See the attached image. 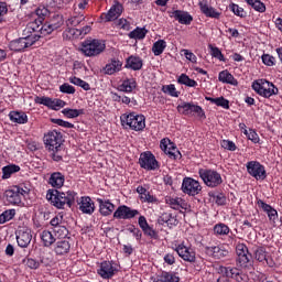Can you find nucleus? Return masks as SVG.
<instances>
[{
  "instance_id": "ddd939ff",
  "label": "nucleus",
  "mask_w": 282,
  "mask_h": 282,
  "mask_svg": "<svg viewBox=\"0 0 282 282\" xmlns=\"http://www.w3.org/2000/svg\"><path fill=\"white\" fill-rule=\"evenodd\" d=\"M139 165L145 171H155L160 169V164L158 163L155 155H153L151 151H145L140 154Z\"/></svg>"
},
{
  "instance_id": "f03ea898",
  "label": "nucleus",
  "mask_w": 282,
  "mask_h": 282,
  "mask_svg": "<svg viewBox=\"0 0 282 282\" xmlns=\"http://www.w3.org/2000/svg\"><path fill=\"white\" fill-rule=\"evenodd\" d=\"M105 50H107V44H105V41L93 39L85 40L80 45L79 52H82V54L88 58H94L96 56H100Z\"/></svg>"
},
{
  "instance_id": "603ef678",
  "label": "nucleus",
  "mask_w": 282,
  "mask_h": 282,
  "mask_svg": "<svg viewBox=\"0 0 282 282\" xmlns=\"http://www.w3.org/2000/svg\"><path fill=\"white\" fill-rule=\"evenodd\" d=\"M52 100H53L52 98L45 97V96H43V97L36 96L34 98L35 105H43L44 107H47L48 109H52Z\"/></svg>"
},
{
  "instance_id": "13d9d810",
  "label": "nucleus",
  "mask_w": 282,
  "mask_h": 282,
  "mask_svg": "<svg viewBox=\"0 0 282 282\" xmlns=\"http://www.w3.org/2000/svg\"><path fill=\"white\" fill-rule=\"evenodd\" d=\"M24 263L26 268H30V270H39V268H41V262L32 258L25 259Z\"/></svg>"
},
{
  "instance_id": "09e8293b",
  "label": "nucleus",
  "mask_w": 282,
  "mask_h": 282,
  "mask_svg": "<svg viewBox=\"0 0 282 282\" xmlns=\"http://www.w3.org/2000/svg\"><path fill=\"white\" fill-rule=\"evenodd\" d=\"M256 12H265V4L261 0H245Z\"/></svg>"
},
{
  "instance_id": "393cba45",
  "label": "nucleus",
  "mask_w": 282,
  "mask_h": 282,
  "mask_svg": "<svg viewBox=\"0 0 282 282\" xmlns=\"http://www.w3.org/2000/svg\"><path fill=\"white\" fill-rule=\"evenodd\" d=\"M79 210L84 213V215H94V210H96V206L91 202V197L83 196L79 202Z\"/></svg>"
},
{
  "instance_id": "0e129e2a",
  "label": "nucleus",
  "mask_w": 282,
  "mask_h": 282,
  "mask_svg": "<svg viewBox=\"0 0 282 282\" xmlns=\"http://www.w3.org/2000/svg\"><path fill=\"white\" fill-rule=\"evenodd\" d=\"M59 91L62 94H76V88H74V86L65 83L59 86Z\"/></svg>"
},
{
  "instance_id": "f3484780",
  "label": "nucleus",
  "mask_w": 282,
  "mask_h": 282,
  "mask_svg": "<svg viewBox=\"0 0 282 282\" xmlns=\"http://www.w3.org/2000/svg\"><path fill=\"white\" fill-rule=\"evenodd\" d=\"M15 237L20 248H28L32 243V229L20 227L15 232Z\"/></svg>"
},
{
  "instance_id": "8fccbe9b",
  "label": "nucleus",
  "mask_w": 282,
  "mask_h": 282,
  "mask_svg": "<svg viewBox=\"0 0 282 282\" xmlns=\"http://www.w3.org/2000/svg\"><path fill=\"white\" fill-rule=\"evenodd\" d=\"M229 9L231 10V12H234L236 17H240V19H246V17H248V13L246 12V10L239 7V4L231 3L229 6Z\"/></svg>"
},
{
  "instance_id": "680f3d73",
  "label": "nucleus",
  "mask_w": 282,
  "mask_h": 282,
  "mask_svg": "<svg viewBox=\"0 0 282 282\" xmlns=\"http://www.w3.org/2000/svg\"><path fill=\"white\" fill-rule=\"evenodd\" d=\"M210 52H212V56L214 58H217L218 61H225L224 59V54L221 53V50H219V47H215L213 45H209Z\"/></svg>"
},
{
  "instance_id": "052dcab7",
  "label": "nucleus",
  "mask_w": 282,
  "mask_h": 282,
  "mask_svg": "<svg viewBox=\"0 0 282 282\" xmlns=\"http://www.w3.org/2000/svg\"><path fill=\"white\" fill-rule=\"evenodd\" d=\"M66 105L67 102H65L63 99H53L51 109H53L54 111H58V109H63V107H65Z\"/></svg>"
},
{
  "instance_id": "4be33fe9",
  "label": "nucleus",
  "mask_w": 282,
  "mask_h": 282,
  "mask_svg": "<svg viewBox=\"0 0 282 282\" xmlns=\"http://www.w3.org/2000/svg\"><path fill=\"white\" fill-rule=\"evenodd\" d=\"M116 272H118V270L113 268V263H111V261L101 262L99 269L97 270V273L99 276H101V279H112Z\"/></svg>"
},
{
  "instance_id": "cd10ccee",
  "label": "nucleus",
  "mask_w": 282,
  "mask_h": 282,
  "mask_svg": "<svg viewBox=\"0 0 282 282\" xmlns=\"http://www.w3.org/2000/svg\"><path fill=\"white\" fill-rule=\"evenodd\" d=\"M48 184L53 188H63V185L65 184V175H63L61 172L52 173L48 178Z\"/></svg>"
},
{
  "instance_id": "a878e982",
  "label": "nucleus",
  "mask_w": 282,
  "mask_h": 282,
  "mask_svg": "<svg viewBox=\"0 0 282 282\" xmlns=\"http://www.w3.org/2000/svg\"><path fill=\"white\" fill-rule=\"evenodd\" d=\"M122 69V62L118 58H111L109 63L106 64L104 67L105 74L108 76H113V74H117V72H120Z\"/></svg>"
},
{
  "instance_id": "f257e3e1",
  "label": "nucleus",
  "mask_w": 282,
  "mask_h": 282,
  "mask_svg": "<svg viewBox=\"0 0 282 282\" xmlns=\"http://www.w3.org/2000/svg\"><path fill=\"white\" fill-rule=\"evenodd\" d=\"M77 195L78 194L72 189H68L67 192L53 189L46 194V199H48L55 208L63 209L65 206L72 208V205L76 204Z\"/></svg>"
},
{
  "instance_id": "7ed1b4c3",
  "label": "nucleus",
  "mask_w": 282,
  "mask_h": 282,
  "mask_svg": "<svg viewBox=\"0 0 282 282\" xmlns=\"http://www.w3.org/2000/svg\"><path fill=\"white\" fill-rule=\"evenodd\" d=\"M120 120L124 129H131L132 131H143L147 127V118L135 112L123 113L120 116Z\"/></svg>"
},
{
  "instance_id": "ea45409f",
  "label": "nucleus",
  "mask_w": 282,
  "mask_h": 282,
  "mask_svg": "<svg viewBox=\"0 0 282 282\" xmlns=\"http://www.w3.org/2000/svg\"><path fill=\"white\" fill-rule=\"evenodd\" d=\"M161 282H180V275L175 272L163 271L160 275Z\"/></svg>"
},
{
  "instance_id": "7c9ffc66",
  "label": "nucleus",
  "mask_w": 282,
  "mask_h": 282,
  "mask_svg": "<svg viewBox=\"0 0 282 282\" xmlns=\"http://www.w3.org/2000/svg\"><path fill=\"white\" fill-rule=\"evenodd\" d=\"M260 208L267 213L270 221H273V224L279 219V213L276 209L272 208L269 204L264 203L263 200L258 202Z\"/></svg>"
},
{
  "instance_id": "a211bd4d",
  "label": "nucleus",
  "mask_w": 282,
  "mask_h": 282,
  "mask_svg": "<svg viewBox=\"0 0 282 282\" xmlns=\"http://www.w3.org/2000/svg\"><path fill=\"white\" fill-rule=\"evenodd\" d=\"M220 272L230 279H235L237 282H248L250 279L248 274L243 273L237 268L232 267H221Z\"/></svg>"
},
{
  "instance_id": "9d476101",
  "label": "nucleus",
  "mask_w": 282,
  "mask_h": 282,
  "mask_svg": "<svg viewBox=\"0 0 282 282\" xmlns=\"http://www.w3.org/2000/svg\"><path fill=\"white\" fill-rule=\"evenodd\" d=\"M39 41V37L29 35L26 37H20L10 42L9 47L12 52H23L26 47H32L34 43Z\"/></svg>"
},
{
  "instance_id": "0eeeda50",
  "label": "nucleus",
  "mask_w": 282,
  "mask_h": 282,
  "mask_svg": "<svg viewBox=\"0 0 282 282\" xmlns=\"http://www.w3.org/2000/svg\"><path fill=\"white\" fill-rule=\"evenodd\" d=\"M26 194L28 189H23V187L15 185L7 189L3 194V197L8 204H11L12 206H19Z\"/></svg>"
},
{
  "instance_id": "f704fd0d",
  "label": "nucleus",
  "mask_w": 282,
  "mask_h": 282,
  "mask_svg": "<svg viewBox=\"0 0 282 282\" xmlns=\"http://www.w3.org/2000/svg\"><path fill=\"white\" fill-rule=\"evenodd\" d=\"M254 254H256L257 261H260V263L265 262L267 265H270V268H272L273 262H272V259H270V257H268V252L265 251V248L259 247V248L256 250V253H254Z\"/></svg>"
},
{
  "instance_id": "473e14b6",
  "label": "nucleus",
  "mask_w": 282,
  "mask_h": 282,
  "mask_svg": "<svg viewBox=\"0 0 282 282\" xmlns=\"http://www.w3.org/2000/svg\"><path fill=\"white\" fill-rule=\"evenodd\" d=\"M122 4L120 2H115L106 15L107 21H115V19H118V17L122 14Z\"/></svg>"
},
{
  "instance_id": "6e6d98bb",
  "label": "nucleus",
  "mask_w": 282,
  "mask_h": 282,
  "mask_svg": "<svg viewBox=\"0 0 282 282\" xmlns=\"http://www.w3.org/2000/svg\"><path fill=\"white\" fill-rule=\"evenodd\" d=\"M35 14H36V17H39V23H42L43 19H45V17H47V14H50V10L45 7H39L35 10Z\"/></svg>"
},
{
  "instance_id": "4d7b16f0",
  "label": "nucleus",
  "mask_w": 282,
  "mask_h": 282,
  "mask_svg": "<svg viewBox=\"0 0 282 282\" xmlns=\"http://www.w3.org/2000/svg\"><path fill=\"white\" fill-rule=\"evenodd\" d=\"M64 39H74L79 36L78 29H74L72 26H67V29L63 33Z\"/></svg>"
},
{
  "instance_id": "de8ad7c7",
  "label": "nucleus",
  "mask_w": 282,
  "mask_h": 282,
  "mask_svg": "<svg viewBox=\"0 0 282 282\" xmlns=\"http://www.w3.org/2000/svg\"><path fill=\"white\" fill-rule=\"evenodd\" d=\"M177 83L180 85H185L186 87H197L195 79H191V77H188L186 74H181V76L177 78Z\"/></svg>"
},
{
  "instance_id": "423d86ee",
  "label": "nucleus",
  "mask_w": 282,
  "mask_h": 282,
  "mask_svg": "<svg viewBox=\"0 0 282 282\" xmlns=\"http://www.w3.org/2000/svg\"><path fill=\"white\" fill-rule=\"evenodd\" d=\"M198 175L200 180H203L204 184L209 188H217V186H220V184L224 182L221 174L215 170L199 169Z\"/></svg>"
},
{
  "instance_id": "f8f14e48",
  "label": "nucleus",
  "mask_w": 282,
  "mask_h": 282,
  "mask_svg": "<svg viewBox=\"0 0 282 282\" xmlns=\"http://www.w3.org/2000/svg\"><path fill=\"white\" fill-rule=\"evenodd\" d=\"M175 252L183 259V261H186V263H197V253L184 242H181L175 247Z\"/></svg>"
},
{
  "instance_id": "dca6fc26",
  "label": "nucleus",
  "mask_w": 282,
  "mask_h": 282,
  "mask_svg": "<svg viewBox=\"0 0 282 282\" xmlns=\"http://www.w3.org/2000/svg\"><path fill=\"white\" fill-rule=\"evenodd\" d=\"M65 23V20L63 19V15H54L48 23H45L40 29L41 34H52L55 30H59V28H63V24Z\"/></svg>"
},
{
  "instance_id": "864d4df0",
  "label": "nucleus",
  "mask_w": 282,
  "mask_h": 282,
  "mask_svg": "<svg viewBox=\"0 0 282 282\" xmlns=\"http://www.w3.org/2000/svg\"><path fill=\"white\" fill-rule=\"evenodd\" d=\"M147 36V31L144 29L137 28L129 33V39L142 40Z\"/></svg>"
},
{
  "instance_id": "a18cd8bd",
  "label": "nucleus",
  "mask_w": 282,
  "mask_h": 282,
  "mask_svg": "<svg viewBox=\"0 0 282 282\" xmlns=\"http://www.w3.org/2000/svg\"><path fill=\"white\" fill-rule=\"evenodd\" d=\"M83 21H85L84 14L73 15L66 20V26L67 28H77V25H80Z\"/></svg>"
},
{
  "instance_id": "79ce46f5",
  "label": "nucleus",
  "mask_w": 282,
  "mask_h": 282,
  "mask_svg": "<svg viewBox=\"0 0 282 282\" xmlns=\"http://www.w3.org/2000/svg\"><path fill=\"white\" fill-rule=\"evenodd\" d=\"M17 215V209H7L2 214H0V224H8V221H12Z\"/></svg>"
},
{
  "instance_id": "2eb2a0df",
  "label": "nucleus",
  "mask_w": 282,
  "mask_h": 282,
  "mask_svg": "<svg viewBox=\"0 0 282 282\" xmlns=\"http://www.w3.org/2000/svg\"><path fill=\"white\" fill-rule=\"evenodd\" d=\"M160 149L163 150L165 155H169V158H171V160H181V158H182V152H180V150H177V145H175V143L170 141L169 138H164L161 140Z\"/></svg>"
},
{
  "instance_id": "4468645a",
  "label": "nucleus",
  "mask_w": 282,
  "mask_h": 282,
  "mask_svg": "<svg viewBox=\"0 0 282 282\" xmlns=\"http://www.w3.org/2000/svg\"><path fill=\"white\" fill-rule=\"evenodd\" d=\"M181 189L185 195L195 197V195H199V193H202V185L198 181H195V178L184 177Z\"/></svg>"
},
{
  "instance_id": "1a4fd4ad",
  "label": "nucleus",
  "mask_w": 282,
  "mask_h": 282,
  "mask_svg": "<svg viewBox=\"0 0 282 282\" xmlns=\"http://www.w3.org/2000/svg\"><path fill=\"white\" fill-rule=\"evenodd\" d=\"M247 173L254 180H265L268 177V172H265V166L259 161H249L246 164Z\"/></svg>"
},
{
  "instance_id": "49530a36",
  "label": "nucleus",
  "mask_w": 282,
  "mask_h": 282,
  "mask_svg": "<svg viewBox=\"0 0 282 282\" xmlns=\"http://www.w3.org/2000/svg\"><path fill=\"white\" fill-rule=\"evenodd\" d=\"M63 116L65 118H78V116H83L85 113L84 109H72V108H65L62 110Z\"/></svg>"
},
{
  "instance_id": "2f4dec72",
  "label": "nucleus",
  "mask_w": 282,
  "mask_h": 282,
  "mask_svg": "<svg viewBox=\"0 0 282 282\" xmlns=\"http://www.w3.org/2000/svg\"><path fill=\"white\" fill-rule=\"evenodd\" d=\"M219 83H225L226 85H234V87H237L239 85V82L228 72V69L223 70L218 75Z\"/></svg>"
},
{
  "instance_id": "774afa93",
  "label": "nucleus",
  "mask_w": 282,
  "mask_h": 282,
  "mask_svg": "<svg viewBox=\"0 0 282 282\" xmlns=\"http://www.w3.org/2000/svg\"><path fill=\"white\" fill-rule=\"evenodd\" d=\"M247 138L248 140H250L251 142H253V144H259V134L257 133V131L250 129L248 132H247Z\"/></svg>"
},
{
  "instance_id": "6ab92c4d",
  "label": "nucleus",
  "mask_w": 282,
  "mask_h": 282,
  "mask_svg": "<svg viewBox=\"0 0 282 282\" xmlns=\"http://www.w3.org/2000/svg\"><path fill=\"white\" fill-rule=\"evenodd\" d=\"M140 212L138 209H131V207L127 205H120L113 213L115 219H133L138 217Z\"/></svg>"
},
{
  "instance_id": "c03bdc74",
  "label": "nucleus",
  "mask_w": 282,
  "mask_h": 282,
  "mask_svg": "<svg viewBox=\"0 0 282 282\" xmlns=\"http://www.w3.org/2000/svg\"><path fill=\"white\" fill-rule=\"evenodd\" d=\"M161 91L167 96H171L172 98H180V91H177V88H175L173 84L163 85Z\"/></svg>"
},
{
  "instance_id": "69168bd1",
  "label": "nucleus",
  "mask_w": 282,
  "mask_h": 282,
  "mask_svg": "<svg viewBox=\"0 0 282 282\" xmlns=\"http://www.w3.org/2000/svg\"><path fill=\"white\" fill-rule=\"evenodd\" d=\"M141 202H144L147 204H155L158 203V198L153 195H151L150 192L144 194L143 196H140Z\"/></svg>"
},
{
  "instance_id": "bb28decb",
  "label": "nucleus",
  "mask_w": 282,
  "mask_h": 282,
  "mask_svg": "<svg viewBox=\"0 0 282 282\" xmlns=\"http://www.w3.org/2000/svg\"><path fill=\"white\" fill-rule=\"evenodd\" d=\"M165 204L170 206V208H173V210H186V202L183 198L180 197H166Z\"/></svg>"
},
{
  "instance_id": "c756f323",
  "label": "nucleus",
  "mask_w": 282,
  "mask_h": 282,
  "mask_svg": "<svg viewBox=\"0 0 282 282\" xmlns=\"http://www.w3.org/2000/svg\"><path fill=\"white\" fill-rule=\"evenodd\" d=\"M144 65V63L142 62V59L139 56H129L126 61V67L128 69H133V72H140V69H142V66Z\"/></svg>"
},
{
  "instance_id": "e433bc0d",
  "label": "nucleus",
  "mask_w": 282,
  "mask_h": 282,
  "mask_svg": "<svg viewBox=\"0 0 282 282\" xmlns=\"http://www.w3.org/2000/svg\"><path fill=\"white\" fill-rule=\"evenodd\" d=\"M21 171V167L19 165H7L2 167V180H10L14 173H19Z\"/></svg>"
},
{
  "instance_id": "37998d69",
  "label": "nucleus",
  "mask_w": 282,
  "mask_h": 282,
  "mask_svg": "<svg viewBox=\"0 0 282 282\" xmlns=\"http://www.w3.org/2000/svg\"><path fill=\"white\" fill-rule=\"evenodd\" d=\"M164 50H166V41L164 40H158L152 46L154 56H160L163 54Z\"/></svg>"
},
{
  "instance_id": "c9c22d12",
  "label": "nucleus",
  "mask_w": 282,
  "mask_h": 282,
  "mask_svg": "<svg viewBox=\"0 0 282 282\" xmlns=\"http://www.w3.org/2000/svg\"><path fill=\"white\" fill-rule=\"evenodd\" d=\"M207 102H212V105H216V107H221L223 109H230V101L224 97H205Z\"/></svg>"
},
{
  "instance_id": "b1692460",
  "label": "nucleus",
  "mask_w": 282,
  "mask_h": 282,
  "mask_svg": "<svg viewBox=\"0 0 282 282\" xmlns=\"http://www.w3.org/2000/svg\"><path fill=\"white\" fill-rule=\"evenodd\" d=\"M97 202L99 204V213L102 217H109V215L116 210V205H113L109 199L105 200L102 198H98Z\"/></svg>"
},
{
  "instance_id": "58836bf2",
  "label": "nucleus",
  "mask_w": 282,
  "mask_h": 282,
  "mask_svg": "<svg viewBox=\"0 0 282 282\" xmlns=\"http://www.w3.org/2000/svg\"><path fill=\"white\" fill-rule=\"evenodd\" d=\"M40 237L45 248H50V246H52V243L56 241V238H54V235H52V232L47 230L42 231Z\"/></svg>"
},
{
  "instance_id": "9b49d317",
  "label": "nucleus",
  "mask_w": 282,
  "mask_h": 282,
  "mask_svg": "<svg viewBox=\"0 0 282 282\" xmlns=\"http://www.w3.org/2000/svg\"><path fill=\"white\" fill-rule=\"evenodd\" d=\"M236 253H237V265L239 268H243L245 270H248V268H252V264L250 263V252L248 251V247L243 243H238L236 246Z\"/></svg>"
},
{
  "instance_id": "6e6552de",
  "label": "nucleus",
  "mask_w": 282,
  "mask_h": 282,
  "mask_svg": "<svg viewBox=\"0 0 282 282\" xmlns=\"http://www.w3.org/2000/svg\"><path fill=\"white\" fill-rule=\"evenodd\" d=\"M176 109L182 116H198V118H206V113L202 106H197L193 102L183 101Z\"/></svg>"
},
{
  "instance_id": "3c124183",
  "label": "nucleus",
  "mask_w": 282,
  "mask_h": 282,
  "mask_svg": "<svg viewBox=\"0 0 282 282\" xmlns=\"http://www.w3.org/2000/svg\"><path fill=\"white\" fill-rule=\"evenodd\" d=\"M53 232L56 235V237H59V239H65V237L69 235V230L65 225L53 228Z\"/></svg>"
},
{
  "instance_id": "a19ab883",
  "label": "nucleus",
  "mask_w": 282,
  "mask_h": 282,
  "mask_svg": "<svg viewBox=\"0 0 282 282\" xmlns=\"http://www.w3.org/2000/svg\"><path fill=\"white\" fill-rule=\"evenodd\" d=\"M230 227H228L226 224L220 223L214 226V234L218 237H226V235H229Z\"/></svg>"
},
{
  "instance_id": "5fc2aeb1",
  "label": "nucleus",
  "mask_w": 282,
  "mask_h": 282,
  "mask_svg": "<svg viewBox=\"0 0 282 282\" xmlns=\"http://www.w3.org/2000/svg\"><path fill=\"white\" fill-rule=\"evenodd\" d=\"M261 59L267 67H274L276 65V58L270 54H262Z\"/></svg>"
},
{
  "instance_id": "5701e85b",
  "label": "nucleus",
  "mask_w": 282,
  "mask_h": 282,
  "mask_svg": "<svg viewBox=\"0 0 282 282\" xmlns=\"http://www.w3.org/2000/svg\"><path fill=\"white\" fill-rule=\"evenodd\" d=\"M202 14L208 19H220L221 12L217 11L213 6L208 4V1H200L198 3Z\"/></svg>"
},
{
  "instance_id": "4c0bfd02",
  "label": "nucleus",
  "mask_w": 282,
  "mask_h": 282,
  "mask_svg": "<svg viewBox=\"0 0 282 282\" xmlns=\"http://www.w3.org/2000/svg\"><path fill=\"white\" fill-rule=\"evenodd\" d=\"M138 87V83L135 82L134 78H129L122 82L120 85V91H124L126 94H131L133 89Z\"/></svg>"
},
{
  "instance_id": "20e7f679",
  "label": "nucleus",
  "mask_w": 282,
  "mask_h": 282,
  "mask_svg": "<svg viewBox=\"0 0 282 282\" xmlns=\"http://www.w3.org/2000/svg\"><path fill=\"white\" fill-rule=\"evenodd\" d=\"M43 142L46 151L58 153L61 147H63V133L56 130H51L44 134Z\"/></svg>"
},
{
  "instance_id": "bf43d9fd",
  "label": "nucleus",
  "mask_w": 282,
  "mask_h": 282,
  "mask_svg": "<svg viewBox=\"0 0 282 282\" xmlns=\"http://www.w3.org/2000/svg\"><path fill=\"white\" fill-rule=\"evenodd\" d=\"M65 225V220L63 219V215L58 214L53 219H51V226L54 228H58V226Z\"/></svg>"
},
{
  "instance_id": "e2e57ef3",
  "label": "nucleus",
  "mask_w": 282,
  "mask_h": 282,
  "mask_svg": "<svg viewBox=\"0 0 282 282\" xmlns=\"http://www.w3.org/2000/svg\"><path fill=\"white\" fill-rule=\"evenodd\" d=\"M142 232L147 237H150V239H158V231H155V229H153V227H150V225L148 227H145L144 229H142Z\"/></svg>"
},
{
  "instance_id": "39448f33",
  "label": "nucleus",
  "mask_w": 282,
  "mask_h": 282,
  "mask_svg": "<svg viewBox=\"0 0 282 282\" xmlns=\"http://www.w3.org/2000/svg\"><path fill=\"white\" fill-rule=\"evenodd\" d=\"M251 87L253 91H257L262 98H272V96L279 94V88H276L272 82H268L267 79H257L252 83Z\"/></svg>"
},
{
  "instance_id": "72a5a7b5",
  "label": "nucleus",
  "mask_w": 282,
  "mask_h": 282,
  "mask_svg": "<svg viewBox=\"0 0 282 282\" xmlns=\"http://www.w3.org/2000/svg\"><path fill=\"white\" fill-rule=\"evenodd\" d=\"M9 118L11 122L17 124H26L28 122V115L23 111H11L9 112Z\"/></svg>"
},
{
  "instance_id": "412c9836",
  "label": "nucleus",
  "mask_w": 282,
  "mask_h": 282,
  "mask_svg": "<svg viewBox=\"0 0 282 282\" xmlns=\"http://www.w3.org/2000/svg\"><path fill=\"white\" fill-rule=\"evenodd\" d=\"M205 254H207V257H210L212 259H226L229 252L224 247L212 246L205 247Z\"/></svg>"
},
{
  "instance_id": "aec40b11",
  "label": "nucleus",
  "mask_w": 282,
  "mask_h": 282,
  "mask_svg": "<svg viewBox=\"0 0 282 282\" xmlns=\"http://www.w3.org/2000/svg\"><path fill=\"white\" fill-rule=\"evenodd\" d=\"M171 19H175L181 25H191L193 23V15L188 11L174 10L170 12Z\"/></svg>"
},
{
  "instance_id": "c85d7f7f",
  "label": "nucleus",
  "mask_w": 282,
  "mask_h": 282,
  "mask_svg": "<svg viewBox=\"0 0 282 282\" xmlns=\"http://www.w3.org/2000/svg\"><path fill=\"white\" fill-rule=\"evenodd\" d=\"M69 250H72V243L68 240H58L54 246V252L59 257L69 253Z\"/></svg>"
},
{
  "instance_id": "338daca9",
  "label": "nucleus",
  "mask_w": 282,
  "mask_h": 282,
  "mask_svg": "<svg viewBox=\"0 0 282 282\" xmlns=\"http://www.w3.org/2000/svg\"><path fill=\"white\" fill-rule=\"evenodd\" d=\"M220 144L221 148L227 149V151H237V145L230 140H223Z\"/></svg>"
}]
</instances>
